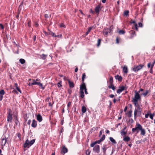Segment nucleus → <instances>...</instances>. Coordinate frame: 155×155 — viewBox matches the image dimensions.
<instances>
[{"mask_svg":"<svg viewBox=\"0 0 155 155\" xmlns=\"http://www.w3.org/2000/svg\"><path fill=\"white\" fill-rule=\"evenodd\" d=\"M139 130L140 131V135L144 136L146 134V130L145 129L143 128L142 125L138 123L136 124L135 127L133 128L132 129V133H135L136 134H137Z\"/></svg>","mask_w":155,"mask_h":155,"instance_id":"obj_1","label":"nucleus"},{"mask_svg":"<svg viewBox=\"0 0 155 155\" xmlns=\"http://www.w3.org/2000/svg\"><path fill=\"white\" fill-rule=\"evenodd\" d=\"M142 111L141 108L140 107H138L135 109L134 111V117L135 119L136 117L140 116Z\"/></svg>","mask_w":155,"mask_h":155,"instance_id":"obj_2","label":"nucleus"},{"mask_svg":"<svg viewBox=\"0 0 155 155\" xmlns=\"http://www.w3.org/2000/svg\"><path fill=\"white\" fill-rule=\"evenodd\" d=\"M85 88V84L82 83L80 86V96L83 98L84 97V89Z\"/></svg>","mask_w":155,"mask_h":155,"instance_id":"obj_3","label":"nucleus"},{"mask_svg":"<svg viewBox=\"0 0 155 155\" xmlns=\"http://www.w3.org/2000/svg\"><path fill=\"white\" fill-rule=\"evenodd\" d=\"M144 66V65L140 64L138 65H134L133 68V70L134 72L138 71L142 69Z\"/></svg>","mask_w":155,"mask_h":155,"instance_id":"obj_4","label":"nucleus"},{"mask_svg":"<svg viewBox=\"0 0 155 155\" xmlns=\"http://www.w3.org/2000/svg\"><path fill=\"white\" fill-rule=\"evenodd\" d=\"M141 99L140 96L138 92H137V91H135V94L134 98H133L132 101H138L139 100H140Z\"/></svg>","mask_w":155,"mask_h":155,"instance_id":"obj_5","label":"nucleus"},{"mask_svg":"<svg viewBox=\"0 0 155 155\" xmlns=\"http://www.w3.org/2000/svg\"><path fill=\"white\" fill-rule=\"evenodd\" d=\"M93 147V151L97 153H99L100 151V147L99 145H95Z\"/></svg>","mask_w":155,"mask_h":155,"instance_id":"obj_6","label":"nucleus"},{"mask_svg":"<svg viewBox=\"0 0 155 155\" xmlns=\"http://www.w3.org/2000/svg\"><path fill=\"white\" fill-rule=\"evenodd\" d=\"M101 4H99L95 8V11L97 15L99 14V12L101 10Z\"/></svg>","mask_w":155,"mask_h":155,"instance_id":"obj_7","label":"nucleus"},{"mask_svg":"<svg viewBox=\"0 0 155 155\" xmlns=\"http://www.w3.org/2000/svg\"><path fill=\"white\" fill-rule=\"evenodd\" d=\"M127 128V127L125 126L123 129L120 131V134L121 136H125L127 134V131L125 130Z\"/></svg>","mask_w":155,"mask_h":155,"instance_id":"obj_8","label":"nucleus"},{"mask_svg":"<svg viewBox=\"0 0 155 155\" xmlns=\"http://www.w3.org/2000/svg\"><path fill=\"white\" fill-rule=\"evenodd\" d=\"M102 141L100 140H97L95 142L92 143L91 145L90 146L91 147H94V145L97 143H100Z\"/></svg>","mask_w":155,"mask_h":155,"instance_id":"obj_9","label":"nucleus"},{"mask_svg":"<svg viewBox=\"0 0 155 155\" xmlns=\"http://www.w3.org/2000/svg\"><path fill=\"white\" fill-rule=\"evenodd\" d=\"M125 89V87L123 86H122L121 87H119V88L117 90V92L118 94H120Z\"/></svg>","mask_w":155,"mask_h":155,"instance_id":"obj_10","label":"nucleus"},{"mask_svg":"<svg viewBox=\"0 0 155 155\" xmlns=\"http://www.w3.org/2000/svg\"><path fill=\"white\" fill-rule=\"evenodd\" d=\"M130 23L131 24H134V28H135L136 30L138 31V29L137 28V24L136 23L135 21L134 20H131L130 21Z\"/></svg>","mask_w":155,"mask_h":155,"instance_id":"obj_11","label":"nucleus"},{"mask_svg":"<svg viewBox=\"0 0 155 155\" xmlns=\"http://www.w3.org/2000/svg\"><path fill=\"white\" fill-rule=\"evenodd\" d=\"M36 117L37 120L39 122H41L42 120V117L41 114H38L36 116Z\"/></svg>","mask_w":155,"mask_h":155,"instance_id":"obj_12","label":"nucleus"},{"mask_svg":"<svg viewBox=\"0 0 155 155\" xmlns=\"http://www.w3.org/2000/svg\"><path fill=\"white\" fill-rule=\"evenodd\" d=\"M12 114H8L7 116V121L11 122L12 120Z\"/></svg>","mask_w":155,"mask_h":155,"instance_id":"obj_13","label":"nucleus"},{"mask_svg":"<svg viewBox=\"0 0 155 155\" xmlns=\"http://www.w3.org/2000/svg\"><path fill=\"white\" fill-rule=\"evenodd\" d=\"M130 138L128 136H124L123 137V140L125 142H128L130 141Z\"/></svg>","mask_w":155,"mask_h":155,"instance_id":"obj_14","label":"nucleus"},{"mask_svg":"<svg viewBox=\"0 0 155 155\" xmlns=\"http://www.w3.org/2000/svg\"><path fill=\"white\" fill-rule=\"evenodd\" d=\"M29 144V141L28 140H27L25 141L24 144V148H29L30 147Z\"/></svg>","mask_w":155,"mask_h":155,"instance_id":"obj_15","label":"nucleus"},{"mask_svg":"<svg viewBox=\"0 0 155 155\" xmlns=\"http://www.w3.org/2000/svg\"><path fill=\"white\" fill-rule=\"evenodd\" d=\"M31 127L34 128H35L37 126V122L36 120L34 119L32 120L31 124Z\"/></svg>","mask_w":155,"mask_h":155,"instance_id":"obj_16","label":"nucleus"},{"mask_svg":"<svg viewBox=\"0 0 155 155\" xmlns=\"http://www.w3.org/2000/svg\"><path fill=\"white\" fill-rule=\"evenodd\" d=\"M14 117L15 122V124H16V125L19 126L20 125V123L18 119L17 116L14 115Z\"/></svg>","mask_w":155,"mask_h":155,"instance_id":"obj_17","label":"nucleus"},{"mask_svg":"<svg viewBox=\"0 0 155 155\" xmlns=\"http://www.w3.org/2000/svg\"><path fill=\"white\" fill-rule=\"evenodd\" d=\"M69 84V87L70 88H73L74 87V84L72 81H71L69 79H67Z\"/></svg>","mask_w":155,"mask_h":155,"instance_id":"obj_18","label":"nucleus"},{"mask_svg":"<svg viewBox=\"0 0 155 155\" xmlns=\"http://www.w3.org/2000/svg\"><path fill=\"white\" fill-rule=\"evenodd\" d=\"M110 29L108 28H106L104 29L103 31L104 35H107Z\"/></svg>","mask_w":155,"mask_h":155,"instance_id":"obj_19","label":"nucleus"},{"mask_svg":"<svg viewBox=\"0 0 155 155\" xmlns=\"http://www.w3.org/2000/svg\"><path fill=\"white\" fill-rule=\"evenodd\" d=\"M68 151V150L67 148L65 146H63L62 149H61V152H62L63 153H67Z\"/></svg>","mask_w":155,"mask_h":155,"instance_id":"obj_20","label":"nucleus"},{"mask_svg":"<svg viewBox=\"0 0 155 155\" xmlns=\"http://www.w3.org/2000/svg\"><path fill=\"white\" fill-rule=\"evenodd\" d=\"M7 140L6 138H2V141L1 142V145L2 146H4L5 145Z\"/></svg>","mask_w":155,"mask_h":155,"instance_id":"obj_21","label":"nucleus"},{"mask_svg":"<svg viewBox=\"0 0 155 155\" xmlns=\"http://www.w3.org/2000/svg\"><path fill=\"white\" fill-rule=\"evenodd\" d=\"M115 78L116 80H118L119 81H121L122 80V78L121 76L117 75L115 76Z\"/></svg>","mask_w":155,"mask_h":155,"instance_id":"obj_22","label":"nucleus"},{"mask_svg":"<svg viewBox=\"0 0 155 155\" xmlns=\"http://www.w3.org/2000/svg\"><path fill=\"white\" fill-rule=\"evenodd\" d=\"M131 36L130 38H132L133 37L136 35L135 32L133 30H131L130 31Z\"/></svg>","mask_w":155,"mask_h":155,"instance_id":"obj_23","label":"nucleus"},{"mask_svg":"<svg viewBox=\"0 0 155 155\" xmlns=\"http://www.w3.org/2000/svg\"><path fill=\"white\" fill-rule=\"evenodd\" d=\"M107 148L106 147V145H104L102 147L103 152L104 153V155H106V151Z\"/></svg>","mask_w":155,"mask_h":155,"instance_id":"obj_24","label":"nucleus"},{"mask_svg":"<svg viewBox=\"0 0 155 155\" xmlns=\"http://www.w3.org/2000/svg\"><path fill=\"white\" fill-rule=\"evenodd\" d=\"M123 71L125 73H127L128 72V68L126 65H124L123 68Z\"/></svg>","mask_w":155,"mask_h":155,"instance_id":"obj_25","label":"nucleus"},{"mask_svg":"<svg viewBox=\"0 0 155 155\" xmlns=\"http://www.w3.org/2000/svg\"><path fill=\"white\" fill-rule=\"evenodd\" d=\"M132 101L134 103L135 106L137 107H140L139 104L138 103V101Z\"/></svg>","mask_w":155,"mask_h":155,"instance_id":"obj_26","label":"nucleus"},{"mask_svg":"<svg viewBox=\"0 0 155 155\" xmlns=\"http://www.w3.org/2000/svg\"><path fill=\"white\" fill-rule=\"evenodd\" d=\"M47 57V55L44 54H42L40 56V57L43 60H45L46 59Z\"/></svg>","mask_w":155,"mask_h":155,"instance_id":"obj_27","label":"nucleus"},{"mask_svg":"<svg viewBox=\"0 0 155 155\" xmlns=\"http://www.w3.org/2000/svg\"><path fill=\"white\" fill-rule=\"evenodd\" d=\"M110 141L114 144H116L117 143L115 140L112 137H110L109 138Z\"/></svg>","mask_w":155,"mask_h":155,"instance_id":"obj_28","label":"nucleus"},{"mask_svg":"<svg viewBox=\"0 0 155 155\" xmlns=\"http://www.w3.org/2000/svg\"><path fill=\"white\" fill-rule=\"evenodd\" d=\"M86 108L85 106H83L81 108V111L83 113H85L86 112Z\"/></svg>","mask_w":155,"mask_h":155,"instance_id":"obj_29","label":"nucleus"},{"mask_svg":"<svg viewBox=\"0 0 155 155\" xmlns=\"http://www.w3.org/2000/svg\"><path fill=\"white\" fill-rule=\"evenodd\" d=\"M49 35H51L52 36H53V37H58L59 36V35H55V33H54L51 31H50L49 32Z\"/></svg>","mask_w":155,"mask_h":155,"instance_id":"obj_30","label":"nucleus"},{"mask_svg":"<svg viewBox=\"0 0 155 155\" xmlns=\"http://www.w3.org/2000/svg\"><path fill=\"white\" fill-rule=\"evenodd\" d=\"M35 140L33 139L29 142V144L30 146H31L35 142Z\"/></svg>","mask_w":155,"mask_h":155,"instance_id":"obj_31","label":"nucleus"},{"mask_svg":"<svg viewBox=\"0 0 155 155\" xmlns=\"http://www.w3.org/2000/svg\"><path fill=\"white\" fill-rule=\"evenodd\" d=\"M86 77V75L85 73H84L82 74V81L83 82L82 83H83L84 82V80L85 78Z\"/></svg>","mask_w":155,"mask_h":155,"instance_id":"obj_32","label":"nucleus"},{"mask_svg":"<svg viewBox=\"0 0 155 155\" xmlns=\"http://www.w3.org/2000/svg\"><path fill=\"white\" fill-rule=\"evenodd\" d=\"M109 82L110 84L113 83V78L112 76H110Z\"/></svg>","mask_w":155,"mask_h":155,"instance_id":"obj_33","label":"nucleus"},{"mask_svg":"<svg viewBox=\"0 0 155 155\" xmlns=\"http://www.w3.org/2000/svg\"><path fill=\"white\" fill-rule=\"evenodd\" d=\"M19 61L21 64H24L25 62V60L22 58H21L19 60Z\"/></svg>","mask_w":155,"mask_h":155,"instance_id":"obj_34","label":"nucleus"},{"mask_svg":"<svg viewBox=\"0 0 155 155\" xmlns=\"http://www.w3.org/2000/svg\"><path fill=\"white\" fill-rule=\"evenodd\" d=\"M118 33L120 34H124L125 33L124 30H120L118 31Z\"/></svg>","mask_w":155,"mask_h":155,"instance_id":"obj_35","label":"nucleus"},{"mask_svg":"<svg viewBox=\"0 0 155 155\" xmlns=\"http://www.w3.org/2000/svg\"><path fill=\"white\" fill-rule=\"evenodd\" d=\"M92 27H89L88 28V29L87 31L86 32V33L85 34L86 35H87L88 34L89 32H90V31H91V30L92 29Z\"/></svg>","mask_w":155,"mask_h":155,"instance_id":"obj_36","label":"nucleus"},{"mask_svg":"<svg viewBox=\"0 0 155 155\" xmlns=\"http://www.w3.org/2000/svg\"><path fill=\"white\" fill-rule=\"evenodd\" d=\"M132 111L130 110L129 111L128 113V117H132Z\"/></svg>","mask_w":155,"mask_h":155,"instance_id":"obj_37","label":"nucleus"},{"mask_svg":"<svg viewBox=\"0 0 155 155\" xmlns=\"http://www.w3.org/2000/svg\"><path fill=\"white\" fill-rule=\"evenodd\" d=\"M91 151H90L89 149L87 150L85 152L86 155H90Z\"/></svg>","mask_w":155,"mask_h":155,"instance_id":"obj_38","label":"nucleus"},{"mask_svg":"<svg viewBox=\"0 0 155 155\" xmlns=\"http://www.w3.org/2000/svg\"><path fill=\"white\" fill-rule=\"evenodd\" d=\"M5 94V92L4 90L2 89L0 91V95H3Z\"/></svg>","mask_w":155,"mask_h":155,"instance_id":"obj_39","label":"nucleus"},{"mask_svg":"<svg viewBox=\"0 0 155 155\" xmlns=\"http://www.w3.org/2000/svg\"><path fill=\"white\" fill-rule=\"evenodd\" d=\"M101 39H99L98 40L97 42V46L98 47L100 46L101 42Z\"/></svg>","mask_w":155,"mask_h":155,"instance_id":"obj_40","label":"nucleus"},{"mask_svg":"<svg viewBox=\"0 0 155 155\" xmlns=\"http://www.w3.org/2000/svg\"><path fill=\"white\" fill-rule=\"evenodd\" d=\"M129 11L128 10L125 11L124 13V14L126 16H127L129 15Z\"/></svg>","mask_w":155,"mask_h":155,"instance_id":"obj_41","label":"nucleus"},{"mask_svg":"<svg viewBox=\"0 0 155 155\" xmlns=\"http://www.w3.org/2000/svg\"><path fill=\"white\" fill-rule=\"evenodd\" d=\"M148 93L149 91L148 90H147L145 92L143 93L142 94L144 96H145Z\"/></svg>","mask_w":155,"mask_h":155,"instance_id":"obj_42","label":"nucleus"},{"mask_svg":"<svg viewBox=\"0 0 155 155\" xmlns=\"http://www.w3.org/2000/svg\"><path fill=\"white\" fill-rule=\"evenodd\" d=\"M38 86L40 87L42 89L44 90L45 89V87L43 86V84H42L40 83V84L38 85Z\"/></svg>","mask_w":155,"mask_h":155,"instance_id":"obj_43","label":"nucleus"},{"mask_svg":"<svg viewBox=\"0 0 155 155\" xmlns=\"http://www.w3.org/2000/svg\"><path fill=\"white\" fill-rule=\"evenodd\" d=\"M114 85L113 84V83L110 84V85L108 86V87L109 88H111L113 86H114Z\"/></svg>","mask_w":155,"mask_h":155,"instance_id":"obj_44","label":"nucleus"},{"mask_svg":"<svg viewBox=\"0 0 155 155\" xmlns=\"http://www.w3.org/2000/svg\"><path fill=\"white\" fill-rule=\"evenodd\" d=\"M105 136L104 135L101 137L100 140L102 141L105 139Z\"/></svg>","mask_w":155,"mask_h":155,"instance_id":"obj_45","label":"nucleus"},{"mask_svg":"<svg viewBox=\"0 0 155 155\" xmlns=\"http://www.w3.org/2000/svg\"><path fill=\"white\" fill-rule=\"evenodd\" d=\"M60 26L61 27H63V28H64L66 27L65 25L63 23H61L60 24Z\"/></svg>","mask_w":155,"mask_h":155,"instance_id":"obj_46","label":"nucleus"},{"mask_svg":"<svg viewBox=\"0 0 155 155\" xmlns=\"http://www.w3.org/2000/svg\"><path fill=\"white\" fill-rule=\"evenodd\" d=\"M61 84H62V82L61 81H59L58 84V87H60L61 86Z\"/></svg>","mask_w":155,"mask_h":155,"instance_id":"obj_47","label":"nucleus"},{"mask_svg":"<svg viewBox=\"0 0 155 155\" xmlns=\"http://www.w3.org/2000/svg\"><path fill=\"white\" fill-rule=\"evenodd\" d=\"M154 116V114H150V117L152 120L153 119V117Z\"/></svg>","mask_w":155,"mask_h":155,"instance_id":"obj_48","label":"nucleus"},{"mask_svg":"<svg viewBox=\"0 0 155 155\" xmlns=\"http://www.w3.org/2000/svg\"><path fill=\"white\" fill-rule=\"evenodd\" d=\"M33 82L32 83V84H33V85H36L37 82L35 80H33Z\"/></svg>","mask_w":155,"mask_h":155,"instance_id":"obj_49","label":"nucleus"},{"mask_svg":"<svg viewBox=\"0 0 155 155\" xmlns=\"http://www.w3.org/2000/svg\"><path fill=\"white\" fill-rule=\"evenodd\" d=\"M153 67L151 66L150 69V72L151 74H153Z\"/></svg>","mask_w":155,"mask_h":155,"instance_id":"obj_50","label":"nucleus"},{"mask_svg":"<svg viewBox=\"0 0 155 155\" xmlns=\"http://www.w3.org/2000/svg\"><path fill=\"white\" fill-rule=\"evenodd\" d=\"M119 42V38L118 37H117L116 39V43L118 44Z\"/></svg>","mask_w":155,"mask_h":155,"instance_id":"obj_51","label":"nucleus"},{"mask_svg":"<svg viewBox=\"0 0 155 155\" xmlns=\"http://www.w3.org/2000/svg\"><path fill=\"white\" fill-rule=\"evenodd\" d=\"M84 90L85 93L86 94H88V92L87 91V90L86 86L85 85V88H84Z\"/></svg>","mask_w":155,"mask_h":155,"instance_id":"obj_52","label":"nucleus"},{"mask_svg":"<svg viewBox=\"0 0 155 155\" xmlns=\"http://www.w3.org/2000/svg\"><path fill=\"white\" fill-rule=\"evenodd\" d=\"M149 113H150L149 112V113L145 114V117H146V118H147L150 115Z\"/></svg>","mask_w":155,"mask_h":155,"instance_id":"obj_53","label":"nucleus"},{"mask_svg":"<svg viewBox=\"0 0 155 155\" xmlns=\"http://www.w3.org/2000/svg\"><path fill=\"white\" fill-rule=\"evenodd\" d=\"M138 25H139V27H142L143 25H142V24L141 23L139 22L138 23Z\"/></svg>","mask_w":155,"mask_h":155,"instance_id":"obj_54","label":"nucleus"},{"mask_svg":"<svg viewBox=\"0 0 155 155\" xmlns=\"http://www.w3.org/2000/svg\"><path fill=\"white\" fill-rule=\"evenodd\" d=\"M12 110H11V109H9L8 110V114H12Z\"/></svg>","mask_w":155,"mask_h":155,"instance_id":"obj_55","label":"nucleus"},{"mask_svg":"<svg viewBox=\"0 0 155 155\" xmlns=\"http://www.w3.org/2000/svg\"><path fill=\"white\" fill-rule=\"evenodd\" d=\"M16 88L18 91L19 92L21 93V91L20 89L18 87H16Z\"/></svg>","mask_w":155,"mask_h":155,"instance_id":"obj_56","label":"nucleus"},{"mask_svg":"<svg viewBox=\"0 0 155 155\" xmlns=\"http://www.w3.org/2000/svg\"><path fill=\"white\" fill-rule=\"evenodd\" d=\"M0 27L2 29H4V27L2 24H0Z\"/></svg>","mask_w":155,"mask_h":155,"instance_id":"obj_57","label":"nucleus"},{"mask_svg":"<svg viewBox=\"0 0 155 155\" xmlns=\"http://www.w3.org/2000/svg\"><path fill=\"white\" fill-rule=\"evenodd\" d=\"M155 64V60L154 61L153 63L151 64V67H153L154 64Z\"/></svg>","mask_w":155,"mask_h":155,"instance_id":"obj_58","label":"nucleus"},{"mask_svg":"<svg viewBox=\"0 0 155 155\" xmlns=\"http://www.w3.org/2000/svg\"><path fill=\"white\" fill-rule=\"evenodd\" d=\"M109 97L111 98H113L114 97V95L113 94H111L109 96Z\"/></svg>","mask_w":155,"mask_h":155,"instance_id":"obj_59","label":"nucleus"},{"mask_svg":"<svg viewBox=\"0 0 155 155\" xmlns=\"http://www.w3.org/2000/svg\"><path fill=\"white\" fill-rule=\"evenodd\" d=\"M151 64H150V63H149L148 64H147V67H148V68H150V67H151Z\"/></svg>","mask_w":155,"mask_h":155,"instance_id":"obj_60","label":"nucleus"},{"mask_svg":"<svg viewBox=\"0 0 155 155\" xmlns=\"http://www.w3.org/2000/svg\"><path fill=\"white\" fill-rule=\"evenodd\" d=\"M71 102H69L68 104V105H67V107H70V105H71Z\"/></svg>","mask_w":155,"mask_h":155,"instance_id":"obj_61","label":"nucleus"},{"mask_svg":"<svg viewBox=\"0 0 155 155\" xmlns=\"http://www.w3.org/2000/svg\"><path fill=\"white\" fill-rule=\"evenodd\" d=\"M31 120H28V121L27 122V124L28 125H30L31 124Z\"/></svg>","mask_w":155,"mask_h":155,"instance_id":"obj_62","label":"nucleus"},{"mask_svg":"<svg viewBox=\"0 0 155 155\" xmlns=\"http://www.w3.org/2000/svg\"><path fill=\"white\" fill-rule=\"evenodd\" d=\"M44 33L47 36L48 35H49V32L47 33V32H46L45 31H44Z\"/></svg>","mask_w":155,"mask_h":155,"instance_id":"obj_63","label":"nucleus"},{"mask_svg":"<svg viewBox=\"0 0 155 155\" xmlns=\"http://www.w3.org/2000/svg\"><path fill=\"white\" fill-rule=\"evenodd\" d=\"M90 12H91V13L93 14H94V13H95V12L94 11H93L92 9H91Z\"/></svg>","mask_w":155,"mask_h":155,"instance_id":"obj_64","label":"nucleus"}]
</instances>
